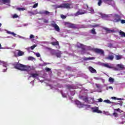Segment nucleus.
<instances>
[{"label": "nucleus", "mask_w": 125, "mask_h": 125, "mask_svg": "<svg viewBox=\"0 0 125 125\" xmlns=\"http://www.w3.org/2000/svg\"><path fill=\"white\" fill-rule=\"evenodd\" d=\"M7 49H10V47H6Z\"/></svg>", "instance_id": "obj_64"}, {"label": "nucleus", "mask_w": 125, "mask_h": 125, "mask_svg": "<svg viewBox=\"0 0 125 125\" xmlns=\"http://www.w3.org/2000/svg\"><path fill=\"white\" fill-rule=\"evenodd\" d=\"M86 107H87V108H89L90 107H91V105L88 104V105H85Z\"/></svg>", "instance_id": "obj_57"}, {"label": "nucleus", "mask_w": 125, "mask_h": 125, "mask_svg": "<svg viewBox=\"0 0 125 125\" xmlns=\"http://www.w3.org/2000/svg\"><path fill=\"white\" fill-rule=\"evenodd\" d=\"M0 1L4 3H10V0H0Z\"/></svg>", "instance_id": "obj_33"}, {"label": "nucleus", "mask_w": 125, "mask_h": 125, "mask_svg": "<svg viewBox=\"0 0 125 125\" xmlns=\"http://www.w3.org/2000/svg\"><path fill=\"white\" fill-rule=\"evenodd\" d=\"M37 6H38V3H35L34 5H33V8L37 7Z\"/></svg>", "instance_id": "obj_49"}, {"label": "nucleus", "mask_w": 125, "mask_h": 125, "mask_svg": "<svg viewBox=\"0 0 125 125\" xmlns=\"http://www.w3.org/2000/svg\"><path fill=\"white\" fill-rule=\"evenodd\" d=\"M24 54V53L21 51V50H17V51L14 53V55L16 57H18V56H23Z\"/></svg>", "instance_id": "obj_13"}, {"label": "nucleus", "mask_w": 125, "mask_h": 125, "mask_svg": "<svg viewBox=\"0 0 125 125\" xmlns=\"http://www.w3.org/2000/svg\"><path fill=\"white\" fill-rule=\"evenodd\" d=\"M35 37L33 35H30V39H34Z\"/></svg>", "instance_id": "obj_55"}, {"label": "nucleus", "mask_w": 125, "mask_h": 125, "mask_svg": "<svg viewBox=\"0 0 125 125\" xmlns=\"http://www.w3.org/2000/svg\"><path fill=\"white\" fill-rule=\"evenodd\" d=\"M65 68L67 69L68 70H71L72 68L70 67V66H65Z\"/></svg>", "instance_id": "obj_46"}, {"label": "nucleus", "mask_w": 125, "mask_h": 125, "mask_svg": "<svg viewBox=\"0 0 125 125\" xmlns=\"http://www.w3.org/2000/svg\"><path fill=\"white\" fill-rule=\"evenodd\" d=\"M14 67L15 68H17L22 71H26L28 74H30V76L28 77V80H29L31 77H33V78H36V79L40 80L38 73H33L31 67L29 66V65H26L25 64H22V63H20L19 62H16L14 64Z\"/></svg>", "instance_id": "obj_1"}, {"label": "nucleus", "mask_w": 125, "mask_h": 125, "mask_svg": "<svg viewBox=\"0 0 125 125\" xmlns=\"http://www.w3.org/2000/svg\"><path fill=\"white\" fill-rule=\"evenodd\" d=\"M17 9L21 11V10H25V8H24V7H17Z\"/></svg>", "instance_id": "obj_44"}, {"label": "nucleus", "mask_w": 125, "mask_h": 125, "mask_svg": "<svg viewBox=\"0 0 125 125\" xmlns=\"http://www.w3.org/2000/svg\"><path fill=\"white\" fill-rule=\"evenodd\" d=\"M87 10H80L77 12H76V13H67L66 16H78L79 15L84 14V13H87Z\"/></svg>", "instance_id": "obj_8"}, {"label": "nucleus", "mask_w": 125, "mask_h": 125, "mask_svg": "<svg viewBox=\"0 0 125 125\" xmlns=\"http://www.w3.org/2000/svg\"><path fill=\"white\" fill-rule=\"evenodd\" d=\"M91 109L92 112L97 113H102V111L101 110H99V107H97L96 106H94V107H91Z\"/></svg>", "instance_id": "obj_16"}, {"label": "nucleus", "mask_w": 125, "mask_h": 125, "mask_svg": "<svg viewBox=\"0 0 125 125\" xmlns=\"http://www.w3.org/2000/svg\"><path fill=\"white\" fill-rule=\"evenodd\" d=\"M94 78L96 79V80H101L103 83H104L105 82V79H103V78H101V77H94Z\"/></svg>", "instance_id": "obj_29"}, {"label": "nucleus", "mask_w": 125, "mask_h": 125, "mask_svg": "<svg viewBox=\"0 0 125 125\" xmlns=\"http://www.w3.org/2000/svg\"><path fill=\"white\" fill-rule=\"evenodd\" d=\"M38 19L39 20H43V17H42V18H38Z\"/></svg>", "instance_id": "obj_59"}, {"label": "nucleus", "mask_w": 125, "mask_h": 125, "mask_svg": "<svg viewBox=\"0 0 125 125\" xmlns=\"http://www.w3.org/2000/svg\"><path fill=\"white\" fill-rule=\"evenodd\" d=\"M104 2V3H108V4H111V0H99L98 2V5L99 6H101V4H102L103 2Z\"/></svg>", "instance_id": "obj_12"}, {"label": "nucleus", "mask_w": 125, "mask_h": 125, "mask_svg": "<svg viewBox=\"0 0 125 125\" xmlns=\"http://www.w3.org/2000/svg\"><path fill=\"white\" fill-rule=\"evenodd\" d=\"M6 33L7 34H10L11 35H12L13 36H14V37H16V38H20V39H22L23 40H25V41L29 40V39H28L27 38H24V37H21V36L17 35V34H15V33H14L13 32H10V31L6 30Z\"/></svg>", "instance_id": "obj_10"}, {"label": "nucleus", "mask_w": 125, "mask_h": 125, "mask_svg": "<svg viewBox=\"0 0 125 125\" xmlns=\"http://www.w3.org/2000/svg\"><path fill=\"white\" fill-rule=\"evenodd\" d=\"M94 59H95V58H94V57H89V58H86V57H83V58H81V59H80V60H81L82 61H83H83H88V60Z\"/></svg>", "instance_id": "obj_22"}, {"label": "nucleus", "mask_w": 125, "mask_h": 125, "mask_svg": "<svg viewBox=\"0 0 125 125\" xmlns=\"http://www.w3.org/2000/svg\"><path fill=\"white\" fill-rule=\"evenodd\" d=\"M54 6L56 8H59L60 7L63 8H67V9H70L73 8L74 7V4L73 3H62L61 4H55Z\"/></svg>", "instance_id": "obj_5"}, {"label": "nucleus", "mask_w": 125, "mask_h": 125, "mask_svg": "<svg viewBox=\"0 0 125 125\" xmlns=\"http://www.w3.org/2000/svg\"><path fill=\"white\" fill-rule=\"evenodd\" d=\"M43 22L44 23H49V19H46L44 18H43Z\"/></svg>", "instance_id": "obj_38"}, {"label": "nucleus", "mask_w": 125, "mask_h": 125, "mask_svg": "<svg viewBox=\"0 0 125 125\" xmlns=\"http://www.w3.org/2000/svg\"><path fill=\"white\" fill-rule=\"evenodd\" d=\"M75 104L77 106V107H79V108H82L84 105V104H82V103H81L80 101H78V100H76V101H75Z\"/></svg>", "instance_id": "obj_15"}, {"label": "nucleus", "mask_w": 125, "mask_h": 125, "mask_svg": "<svg viewBox=\"0 0 125 125\" xmlns=\"http://www.w3.org/2000/svg\"><path fill=\"white\" fill-rule=\"evenodd\" d=\"M89 10L90 11V13H92V14H93L94 13V10L93 8H92V7H90L89 9Z\"/></svg>", "instance_id": "obj_41"}, {"label": "nucleus", "mask_w": 125, "mask_h": 125, "mask_svg": "<svg viewBox=\"0 0 125 125\" xmlns=\"http://www.w3.org/2000/svg\"><path fill=\"white\" fill-rule=\"evenodd\" d=\"M103 19L105 20H111L115 22H121L122 24L125 23V20L121 19V16L116 13H113L112 14H103Z\"/></svg>", "instance_id": "obj_2"}, {"label": "nucleus", "mask_w": 125, "mask_h": 125, "mask_svg": "<svg viewBox=\"0 0 125 125\" xmlns=\"http://www.w3.org/2000/svg\"><path fill=\"white\" fill-rule=\"evenodd\" d=\"M5 38L6 39H11V38H12V37H6Z\"/></svg>", "instance_id": "obj_58"}, {"label": "nucleus", "mask_w": 125, "mask_h": 125, "mask_svg": "<svg viewBox=\"0 0 125 125\" xmlns=\"http://www.w3.org/2000/svg\"><path fill=\"white\" fill-rule=\"evenodd\" d=\"M99 25L96 24V25H92V27H93L94 28L92 30H90L89 32L91 33V34H93V35H96L97 33L96 32L95 28L96 27H98Z\"/></svg>", "instance_id": "obj_18"}, {"label": "nucleus", "mask_w": 125, "mask_h": 125, "mask_svg": "<svg viewBox=\"0 0 125 125\" xmlns=\"http://www.w3.org/2000/svg\"><path fill=\"white\" fill-rule=\"evenodd\" d=\"M0 64H2L3 66L4 67L3 69V72H6L7 71V66L8 65V64L7 62H1L0 61Z\"/></svg>", "instance_id": "obj_14"}, {"label": "nucleus", "mask_w": 125, "mask_h": 125, "mask_svg": "<svg viewBox=\"0 0 125 125\" xmlns=\"http://www.w3.org/2000/svg\"><path fill=\"white\" fill-rule=\"evenodd\" d=\"M84 48H86V49H87V50H91L92 49L91 46H85L84 45Z\"/></svg>", "instance_id": "obj_39"}, {"label": "nucleus", "mask_w": 125, "mask_h": 125, "mask_svg": "<svg viewBox=\"0 0 125 125\" xmlns=\"http://www.w3.org/2000/svg\"><path fill=\"white\" fill-rule=\"evenodd\" d=\"M55 25H56V22L55 21H51V26H52V27H53L54 29H55Z\"/></svg>", "instance_id": "obj_36"}, {"label": "nucleus", "mask_w": 125, "mask_h": 125, "mask_svg": "<svg viewBox=\"0 0 125 125\" xmlns=\"http://www.w3.org/2000/svg\"><path fill=\"white\" fill-rule=\"evenodd\" d=\"M112 100H118V101H123L124 99H120L119 98H116V97H111Z\"/></svg>", "instance_id": "obj_34"}, {"label": "nucleus", "mask_w": 125, "mask_h": 125, "mask_svg": "<svg viewBox=\"0 0 125 125\" xmlns=\"http://www.w3.org/2000/svg\"><path fill=\"white\" fill-rule=\"evenodd\" d=\"M61 17L62 19H65V18H66V15H64L63 14H61Z\"/></svg>", "instance_id": "obj_45"}, {"label": "nucleus", "mask_w": 125, "mask_h": 125, "mask_svg": "<svg viewBox=\"0 0 125 125\" xmlns=\"http://www.w3.org/2000/svg\"><path fill=\"white\" fill-rule=\"evenodd\" d=\"M114 58V55H109L108 57L106 58V59L110 60V61H113Z\"/></svg>", "instance_id": "obj_26"}, {"label": "nucleus", "mask_w": 125, "mask_h": 125, "mask_svg": "<svg viewBox=\"0 0 125 125\" xmlns=\"http://www.w3.org/2000/svg\"><path fill=\"white\" fill-rule=\"evenodd\" d=\"M89 70L92 73H97V70L96 69H95L94 67H92V66H89L88 67Z\"/></svg>", "instance_id": "obj_23"}, {"label": "nucleus", "mask_w": 125, "mask_h": 125, "mask_svg": "<svg viewBox=\"0 0 125 125\" xmlns=\"http://www.w3.org/2000/svg\"><path fill=\"white\" fill-rule=\"evenodd\" d=\"M61 93L63 97V98H67V94L65 93H64L62 91H61Z\"/></svg>", "instance_id": "obj_40"}, {"label": "nucleus", "mask_w": 125, "mask_h": 125, "mask_svg": "<svg viewBox=\"0 0 125 125\" xmlns=\"http://www.w3.org/2000/svg\"><path fill=\"white\" fill-rule=\"evenodd\" d=\"M13 18H17L19 17V16L17 14H14L12 16Z\"/></svg>", "instance_id": "obj_48"}, {"label": "nucleus", "mask_w": 125, "mask_h": 125, "mask_svg": "<svg viewBox=\"0 0 125 125\" xmlns=\"http://www.w3.org/2000/svg\"><path fill=\"white\" fill-rule=\"evenodd\" d=\"M34 82H35V80H33L32 81H31V82H30V84H32V85L33 86H34Z\"/></svg>", "instance_id": "obj_53"}, {"label": "nucleus", "mask_w": 125, "mask_h": 125, "mask_svg": "<svg viewBox=\"0 0 125 125\" xmlns=\"http://www.w3.org/2000/svg\"><path fill=\"white\" fill-rule=\"evenodd\" d=\"M83 92H84V91L83 90H82V91H80V93H83Z\"/></svg>", "instance_id": "obj_63"}, {"label": "nucleus", "mask_w": 125, "mask_h": 125, "mask_svg": "<svg viewBox=\"0 0 125 125\" xmlns=\"http://www.w3.org/2000/svg\"><path fill=\"white\" fill-rule=\"evenodd\" d=\"M98 64L100 65H102L105 67H107L108 68H112L114 70H122L125 68V65L122 63H118L115 65L113 63H111L110 62H98Z\"/></svg>", "instance_id": "obj_3"}, {"label": "nucleus", "mask_w": 125, "mask_h": 125, "mask_svg": "<svg viewBox=\"0 0 125 125\" xmlns=\"http://www.w3.org/2000/svg\"><path fill=\"white\" fill-rule=\"evenodd\" d=\"M28 13H31L33 15H34V14H45V15H50V12L48 11V10H41L40 11H38L37 9H36V10H34L33 12L32 11H28Z\"/></svg>", "instance_id": "obj_7"}, {"label": "nucleus", "mask_w": 125, "mask_h": 125, "mask_svg": "<svg viewBox=\"0 0 125 125\" xmlns=\"http://www.w3.org/2000/svg\"><path fill=\"white\" fill-rule=\"evenodd\" d=\"M55 30H56L57 32H60V27H59L58 25H57V24H56V22H55Z\"/></svg>", "instance_id": "obj_32"}, {"label": "nucleus", "mask_w": 125, "mask_h": 125, "mask_svg": "<svg viewBox=\"0 0 125 125\" xmlns=\"http://www.w3.org/2000/svg\"><path fill=\"white\" fill-rule=\"evenodd\" d=\"M120 110L121 109L120 108H117V109H114V112L113 113V116H114V117H116L117 118V117H118V113H116V111L120 112Z\"/></svg>", "instance_id": "obj_25"}, {"label": "nucleus", "mask_w": 125, "mask_h": 125, "mask_svg": "<svg viewBox=\"0 0 125 125\" xmlns=\"http://www.w3.org/2000/svg\"><path fill=\"white\" fill-rule=\"evenodd\" d=\"M98 101L99 103H102V102H103V99L101 98L98 99Z\"/></svg>", "instance_id": "obj_52"}, {"label": "nucleus", "mask_w": 125, "mask_h": 125, "mask_svg": "<svg viewBox=\"0 0 125 125\" xmlns=\"http://www.w3.org/2000/svg\"><path fill=\"white\" fill-rule=\"evenodd\" d=\"M76 94V91L73 90V91H70V95L71 96H74Z\"/></svg>", "instance_id": "obj_42"}, {"label": "nucleus", "mask_w": 125, "mask_h": 125, "mask_svg": "<svg viewBox=\"0 0 125 125\" xmlns=\"http://www.w3.org/2000/svg\"><path fill=\"white\" fill-rule=\"evenodd\" d=\"M75 46H76V47H78V48H82V54H84V53H85V49H84V45L82 43H80V42H77Z\"/></svg>", "instance_id": "obj_11"}, {"label": "nucleus", "mask_w": 125, "mask_h": 125, "mask_svg": "<svg viewBox=\"0 0 125 125\" xmlns=\"http://www.w3.org/2000/svg\"><path fill=\"white\" fill-rule=\"evenodd\" d=\"M105 31H106L107 33H115V30H110L109 28H104Z\"/></svg>", "instance_id": "obj_27"}, {"label": "nucleus", "mask_w": 125, "mask_h": 125, "mask_svg": "<svg viewBox=\"0 0 125 125\" xmlns=\"http://www.w3.org/2000/svg\"><path fill=\"white\" fill-rule=\"evenodd\" d=\"M72 56H75V55H74V54H71ZM75 57H76V56H75Z\"/></svg>", "instance_id": "obj_62"}, {"label": "nucleus", "mask_w": 125, "mask_h": 125, "mask_svg": "<svg viewBox=\"0 0 125 125\" xmlns=\"http://www.w3.org/2000/svg\"><path fill=\"white\" fill-rule=\"evenodd\" d=\"M36 46L37 45L34 44V45H32V46H31L30 47H27L26 49L27 51H28V52H31V50H33V49H34V48L36 47Z\"/></svg>", "instance_id": "obj_24"}, {"label": "nucleus", "mask_w": 125, "mask_h": 125, "mask_svg": "<svg viewBox=\"0 0 125 125\" xmlns=\"http://www.w3.org/2000/svg\"><path fill=\"white\" fill-rule=\"evenodd\" d=\"M104 114H105V115H110L109 112H108V111H104Z\"/></svg>", "instance_id": "obj_54"}, {"label": "nucleus", "mask_w": 125, "mask_h": 125, "mask_svg": "<svg viewBox=\"0 0 125 125\" xmlns=\"http://www.w3.org/2000/svg\"><path fill=\"white\" fill-rule=\"evenodd\" d=\"M28 24H23V26H28Z\"/></svg>", "instance_id": "obj_61"}, {"label": "nucleus", "mask_w": 125, "mask_h": 125, "mask_svg": "<svg viewBox=\"0 0 125 125\" xmlns=\"http://www.w3.org/2000/svg\"><path fill=\"white\" fill-rule=\"evenodd\" d=\"M65 25L68 27V28H72L73 29H79L80 28H86L87 26H85V25H81L79 24H73V23H70V22H66Z\"/></svg>", "instance_id": "obj_4"}, {"label": "nucleus", "mask_w": 125, "mask_h": 125, "mask_svg": "<svg viewBox=\"0 0 125 125\" xmlns=\"http://www.w3.org/2000/svg\"><path fill=\"white\" fill-rule=\"evenodd\" d=\"M109 89L111 90H113V87H112V86H107L106 87V90H108Z\"/></svg>", "instance_id": "obj_37"}, {"label": "nucleus", "mask_w": 125, "mask_h": 125, "mask_svg": "<svg viewBox=\"0 0 125 125\" xmlns=\"http://www.w3.org/2000/svg\"><path fill=\"white\" fill-rule=\"evenodd\" d=\"M83 8H84L85 9H88V5L87 4H83Z\"/></svg>", "instance_id": "obj_43"}, {"label": "nucleus", "mask_w": 125, "mask_h": 125, "mask_svg": "<svg viewBox=\"0 0 125 125\" xmlns=\"http://www.w3.org/2000/svg\"><path fill=\"white\" fill-rule=\"evenodd\" d=\"M79 98L85 103L88 104H94L95 102L94 98H87V97H84L83 96H81V95H79Z\"/></svg>", "instance_id": "obj_6"}, {"label": "nucleus", "mask_w": 125, "mask_h": 125, "mask_svg": "<svg viewBox=\"0 0 125 125\" xmlns=\"http://www.w3.org/2000/svg\"><path fill=\"white\" fill-rule=\"evenodd\" d=\"M50 62H43V63L42 64V65H46V64H50Z\"/></svg>", "instance_id": "obj_51"}, {"label": "nucleus", "mask_w": 125, "mask_h": 125, "mask_svg": "<svg viewBox=\"0 0 125 125\" xmlns=\"http://www.w3.org/2000/svg\"><path fill=\"white\" fill-rule=\"evenodd\" d=\"M34 58L33 57H28V60H34Z\"/></svg>", "instance_id": "obj_56"}, {"label": "nucleus", "mask_w": 125, "mask_h": 125, "mask_svg": "<svg viewBox=\"0 0 125 125\" xmlns=\"http://www.w3.org/2000/svg\"><path fill=\"white\" fill-rule=\"evenodd\" d=\"M62 52L61 51H58L54 53V55H55L57 58H61Z\"/></svg>", "instance_id": "obj_20"}, {"label": "nucleus", "mask_w": 125, "mask_h": 125, "mask_svg": "<svg viewBox=\"0 0 125 125\" xmlns=\"http://www.w3.org/2000/svg\"><path fill=\"white\" fill-rule=\"evenodd\" d=\"M123 57L121 55H115V59L116 60H121L122 59Z\"/></svg>", "instance_id": "obj_31"}, {"label": "nucleus", "mask_w": 125, "mask_h": 125, "mask_svg": "<svg viewBox=\"0 0 125 125\" xmlns=\"http://www.w3.org/2000/svg\"><path fill=\"white\" fill-rule=\"evenodd\" d=\"M66 87L68 89H77L79 88L78 86H75V85H69L68 84L66 85Z\"/></svg>", "instance_id": "obj_21"}, {"label": "nucleus", "mask_w": 125, "mask_h": 125, "mask_svg": "<svg viewBox=\"0 0 125 125\" xmlns=\"http://www.w3.org/2000/svg\"><path fill=\"white\" fill-rule=\"evenodd\" d=\"M94 51L96 53H99V54H101V55H104V50H103V49H100L99 48H95L94 49Z\"/></svg>", "instance_id": "obj_17"}, {"label": "nucleus", "mask_w": 125, "mask_h": 125, "mask_svg": "<svg viewBox=\"0 0 125 125\" xmlns=\"http://www.w3.org/2000/svg\"><path fill=\"white\" fill-rule=\"evenodd\" d=\"M3 47H1V44L0 43V49H3Z\"/></svg>", "instance_id": "obj_60"}, {"label": "nucleus", "mask_w": 125, "mask_h": 125, "mask_svg": "<svg viewBox=\"0 0 125 125\" xmlns=\"http://www.w3.org/2000/svg\"><path fill=\"white\" fill-rule=\"evenodd\" d=\"M119 35L122 37V38H125V32H123V31H119Z\"/></svg>", "instance_id": "obj_30"}, {"label": "nucleus", "mask_w": 125, "mask_h": 125, "mask_svg": "<svg viewBox=\"0 0 125 125\" xmlns=\"http://www.w3.org/2000/svg\"><path fill=\"white\" fill-rule=\"evenodd\" d=\"M108 81L109 82H110V83H113V82L115 81V79L112 78V77H109Z\"/></svg>", "instance_id": "obj_35"}, {"label": "nucleus", "mask_w": 125, "mask_h": 125, "mask_svg": "<svg viewBox=\"0 0 125 125\" xmlns=\"http://www.w3.org/2000/svg\"><path fill=\"white\" fill-rule=\"evenodd\" d=\"M45 69L46 71H50L51 70V68H50L49 67H45Z\"/></svg>", "instance_id": "obj_50"}, {"label": "nucleus", "mask_w": 125, "mask_h": 125, "mask_svg": "<svg viewBox=\"0 0 125 125\" xmlns=\"http://www.w3.org/2000/svg\"><path fill=\"white\" fill-rule=\"evenodd\" d=\"M94 87L95 88L96 92H98V93H102L103 89V85H102V84L95 83L94 84Z\"/></svg>", "instance_id": "obj_9"}, {"label": "nucleus", "mask_w": 125, "mask_h": 125, "mask_svg": "<svg viewBox=\"0 0 125 125\" xmlns=\"http://www.w3.org/2000/svg\"><path fill=\"white\" fill-rule=\"evenodd\" d=\"M104 103H105L106 104H112L113 105H117L119 104L118 103H113V102H110L109 100H105L104 101Z\"/></svg>", "instance_id": "obj_19"}, {"label": "nucleus", "mask_w": 125, "mask_h": 125, "mask_svg": "<svg viewBox=\"0 0 125 125\" xmlns=\"http://www.w3.org/2000/svg\"><path fill=\"white\" fill-rule=\"evenodd\" d=\"M51 44L52 45H56V47L59 48V43L58 42H51Z\"/></svg>", "instance_id": "obj_28"}, {"label": "nucleus", "mask_w": 125, "mask_h": 125, "mask_svg": "<svg viewBox=\"0 0 125 125\" xmlns=\"http://www.w3.org/2000/svg\"><path fill=\"white\" fill-rule=\"evenodd\" d=\"M37 57H41V54L40 53H35Z\"/></svg>", "instance_id": "obj_47"}]
</instances>
